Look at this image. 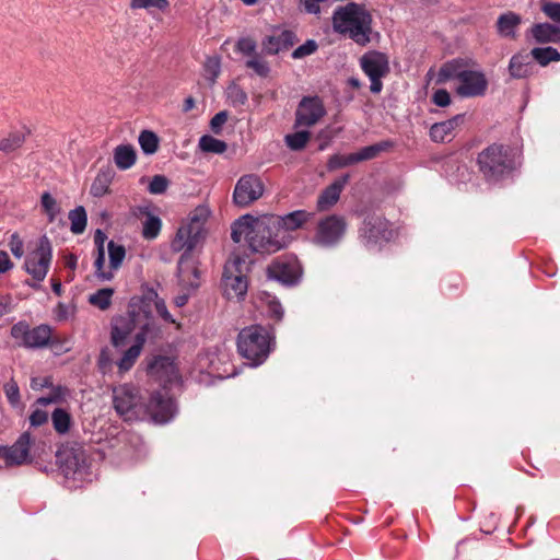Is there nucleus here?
Returning <instances> with one entry per match:
<instances>
[{
	"instance_id": "obj_1",
	"label": "nucleus",
	"mask_w": 560,
	"mask_h": 560,
	"mask_svg": "<svg viewBox=\"0 0 560 560\" xmlns=\"http://www.w3.org/2000/svg\"><path fill=\"white\" fill-rule=\"evenodd\" d=\"M113 405L125 421L149 418L153 422L162 424L168 422L176 412L175 402L165 388L153 392L145 404L142 401L139 390L129 384L114 387Z\"/></svg>"
},
{
	"instance_id": "obj_2",
	"label": "nucleus",
	"mask_w": 560,
	"mask_h": 560,
	"mask_svg": "<svg viewBox=\"0 0 560 560\" xmlns=\"http://www.w3.org/2000/svg\"><path fill=\"white\" fill-rule=\"evenodd\" d=\"M231 237L235 243H245L253 253L258 254H273L291 242L290 235L279 231L271 215H243L233 223Z\"/></svg>"
},
{
	"instance_id": "obj_3",
	"label": "nucleus",
	"mask_w": 560,
	"mask_h": 560,
	"mask_svg": "<svg viewBox=\"0 0 560 560\" xmlns=\"http://www.w3.org/2000/svg\"><path fill=\"white\" fill-rule=\"evenodd\" d=\"M332 28L336 33L364 46L371 40L372 16L363 5L349 2L334 11Z\"/></svg>"
},
{
	"instance_id": "obj_4",
	"label": "nucleus",
	"mask_w": 560,
	"mask_h": 560,
	"mask_svg": "<svg viewBox=\"0 0 560 560\" xmlns=\"http://www.w3.org/2000/svg\"><path fill=\"white\" fill-rule=\"evenodd\" d=\"M135 329H139L138 332H143L144 339L156 330L150 304L142 300H131L127 313L113 320L112 343L115 347L122 346Z\"/></svg>"
},
{
	"instance_id": "obj_5",
	"label": "nucleus",
	"mask_w": 560,
	"mask_h": 560,
	"mask_svg": "<svg viewBox=\"0 0 560 560\" xmlns=\"http://www.w3.org/2000/svg\"><path fill=\"white\" fill-rule=\"evenodd\" d=\"M448 80H457L456 92L462 97L483 95L488 86L485 74L481 71L468 69V62L460 58L447 61L440 68L438 83Z\"/></svg>"
},
{
	"instance_id": "obj_6",
	"label": "nucleus",
	"mask_w": 560,
	"mask_h": 560,
	"mask_svg": "<svg viewBox=\"0 0 560 560\" xmlns=\"http://www.w3.org/2000/svg\"><path fill=\"white\" fill-rule=\"evenodd\" d=\"M210 217V210L206 205L196 207L177 231L171 247L174 252H191L205 236V224Z\"/></svg>"
},
{
	"instance_id": "obj_7",
	"label": "nucleus",
	"mask_w": 560,
	"mask_h": 560,
	"mask_svg": "<svg viewBox=\"0 0 560 560\" xmlns=\"http://www.w3.org/2000/svg\"><path fill=\"white\" fill-rule=\"evenodd\" d=\"M271 337L259 325H253L242 329L237 338L240 354L250 361L252 365L261 364L270 352Z\"/></svg>"
},
{
	"instance_id": "obj_8",
	"label": "nucleus",
	"mask_w": 560,
	"mask_h": 560,
	"mask_svg": "<svg viewBox=\"0 0 560 560\" xmlns=\"http://www.w3.org/2000/svg\"><path fill=\"white\" fill-rule=\"evenodd\" d=\"M480 172L488 179H498L512 170V161L503 145L492 144L478 155Z\"/></svg>"
},
{
	"instance_id": "obj_9",
	"label": "nucleus",
	"mask_w": 560,
	"mask_h": 560,
	"mask_svg": "<svg viewBox=\"0 0 560 560\" xmlns=\"http://www.w3.org/2000/svg\"><path fill=\"white\" fill-rule=\"evenodd\" d=\"M52 259V247L47 236H42L27 254L24 267L32 278L40 282L48 273Z\"/></svg>"
},
{
	"instance_id": "obj_10",
	"label": "nucleus",
	"mask_w": 560,
	"mask_h": 560,
	"mask_svg": "<svg viewBox=\"0 0 560 560\" xmlns=\"http://www.w3.org/2000/svg\"><path fill=\"white\" fill-rule=\"evenodd\" d=\"M360 65L371 80V92L380 93L383 88L381 80L389 72L388 57L380 51H368L361 57Z\"/></svg>"
},
{
	"instance_id": "obj_11",
	"label": "nucleus",
	"mask_w": 560,
	"mask_h": 560,
	"mask_svg": "<svg viewBox=\"0 0 560 560\" xmlns=\"http://www.w3.org/2000/svg\"><path fill=\"white\" fill-rule=\"evenodd\" d=\"M11 336L25 348H43L49 342L51 330L47 325L30 328L27 324L20 322L12 326Z\"/></svg>"
},
{
	"instance_id": "obj_12",
	"label": "nucleus",
	"mask_w": 560,
	"mask_h": 560,
	"mask_svg": "<svg viewBox=\"0 0 560 560\" xmlns=\"http://www.w3.org/2000/svg\"><path fill=\"white\" fill-rule=\"evenodd\" d=\"M241 258L229 260L223 271V289L228 299H242L247 292V281L238 269L242 264Z\"/></svg>"
},
{
	"instance_id": "obj_13",
	"label": "nucleus",
	"mask_w": 560,
	"mask_h": 560,
	"mask_svg": "<svg viewBox=\"0 0 560 560\" xmlns=\"http://www.w3.org/2000/svg\"><path fill=\"white\" fill-rule=\"evenodd\" d=\"M346 229L347 224L342 217L329 215L318 222L314 241L320 246H332L342 238Z\"/></svg>"
},
{
	"instance_id": "obj_14",
	"label": "nucleus",
	"mask_w": 560,
	"mask_h": 560,
	"mask_svg": "<svg viewBox=\"0 0 560 560\" xmlns=\"http://www.w3.org/2000/svg\"><path fill=\"white\" fill-rule=\"evenodd\" d=\"M267 275L282 284L292 285L300 280L302 268L295 257H281L268 267Z\"/></svg>"
},
{
	"instance_id": "obj_15",
	"label": "nucleus",
	"mask_w": 560,
	"mask_h": 560,
	"mask_svg": "<svg viewBox=\"0 0 560 560\" xmlns=\"http://www.w3.org/2000/svg\"><path fill=\"white\" fill-rule=\"evenodd\" d=\"M264 194L261 179L256 175L241 177L235 186L233 199L236 205L246 207L259 199Z\"/></svg>"
},
{
	"instance_id": "obj_16",
	"label": "nucleus",
	"mask_w": 560,
	"mask_h": 560,
	"mask_svg": "<svg viewBox=\"0 0 560 560\" xmlns=\"http://www.w3.org/2000/svg\"><path fill=\"white\" fill-rule=\"evenodd\" d=\"M363 238L368 247L373 248L388 242L394 233L389 229V222L382 217H370L364 221Z\"/></svg>"
},
{
	"instance_id": "obj_17",
	"label": "nucleus",
	"mask_w": 560,
	"mask_h": 560,
	"mask_svg": "<svg viewBox=\"0 0 560 560\" xmlns=\"http://www.w3.org/2000/svg\"><path fill=\"white\" fill-rule=\"evenodd\" d=\"M34 443L30 432H23L19 439L8 447H4L3 458L7 466H22L33 460L31 447Z\"/></svg>"
},
{
	"instance_id": "obj_18",
	"label": "nucleus",
	"mask_w": 560,
	"mask_h": 560,
	"mask_svg": "<svg viewBox=\"0 0 560 560\" xmlns=\"http://www.w3.org/2000/svg\"><path fill=\"white\" fill-rule=\"evenodd\" d=\"M326 114L323 102L318 97H303L295 113V126L312 127Z\"/></svg>"
},
{
	"instance_id": "obj_19",
	"label": "nucleus",
	"mask_w": 560,
	"mask_h": 560,
	"mask_svg": "<svg viewBox=\"0 0 560 560\" xmlns=\"http://www.w3.org/2000/svg\"><path fill=\"white\" fill-rule=\"evenodd\" d=\"M183 252L177 265L178 283L183 290L191 291L199 285V271L190 252Z\"/></svg>"
},
{
	"instance_id": "obj_20",
	"label": "nucleus",
	"mask_w": 560,
	"mask_h": 560,
	"mask_svg": "<svg viewBox=\"0 0 560 560\" xmlns=\"http://www.w3.org/2000/svg\"><path fill=\"white\" fill-rule=\"evenodd\" d=\"M149 373L158 381L166 384L178 378V371L174 362L167 357H159L149 365Z\"/></svg>"
},
{
	"instance_id": "obj_21",
	"label": "nucleus",
	"mask_w": 560,
	"mask_h": 560,
	"mask_svg": "<svg viewBox=\"0 0 560 560\" xmlns=\"http://www.w3.org/2000/svg\"><path fill=\"white\" fill-rule=\"evenodd\" d=\"M107 241L106 234L102 230H96L94 234V244H95V259H94V268H95V277L100 281H110L114 278L112 271H105V243Z\"/></svg>"
},
{
	"instance_id": "obj_22",
	"label": "nucleus",
	"mask_w": 560,
	"mask_h": 560,
	"mask_svg": "<svg viewBox=\"0 0 560 560\" xmlns=\"http://www.w3.org/2000/svg\"><path fill=\"white\" fill-rule=\"evenodd\" d=\"M464 121V115H456L453 118L436 122L430 128V137L435 142L450 141L454 136V130Z\"/></svg>"
},
{
	"instance_id": "obj_23",
	"label": "nucleus",
	"mask_w": 560,
	"mask_h": 560,
	"mask_svg": "<svg viewBox=\"0 0 560 560\" xmlns=\"http://www.w3.org/2000/svg\"><path fill=\"white\" fill-rule=\"evenodd\" d=\"M272 220L278 223L279 231H283L287 235L290 231L300 229L311 218V214L304 210H296L283 217L271 215Z\"/></svg>"
},
{
	"instance_id": "obj_24",
	"label": "nucleus",
	"mask_w": 560,
	"mask_h": 560,
	"mask_svg": "<svg viewBox=\"0 0 560 560\" xmlns=\"http://www.w3.org/2000/svg\"><path fill=\"white\" fill-rule=\"evenodd\" d=\"M60 463L65 466L66 474L78 472L85 465V454L82 448H68L59 454Z\"/></svg>"
},
{
	"instance_id": "obj_25",
	"label": "nucleus",
	"mask_w": 560,
	"mask_h": 560,
	"mask_svg": "<svg viewBox=\"0 0 560 560\" xmlns=\"http://www.w3.org/2000/svg\"><path fill=\"white\" fill-rule=\"evenodd\" d=\"M349 182V175H343L339 179L335 180L331 185H329L318 197V207L320 209H327L335 205L340 196L341 190Z\"/></svg>"
},
{
	"instance_id": "obj_26",
	"label": "nucleus",
	"mask_w": 560,
	"mask_h": 560,
	"mask_svg": "<svg viewBox=\"0 0 560 560\" xmlns=\"http://www.w3.org/2000/svg\"><path fill=\"white\" fill-rule=\"evenodd\" d=\"M144 342V334L137 332L135 345H132L127 351H125V353L122 354L121 359L118 362V369L120 372H127L133 366L142 351Z\"/></svg>"
},
{
	"instance_id": "obj_27",
	"label": "nucleus",
	"mask_w": 560,
	"mask_h": 560,
	"mask_svg": "<svg viewBox=\"0 0 560 560\" xmlns=\"http://www.w3.org/2000/svg\"><path fill=\"white\" fill-rule=\"evenodd\" d=\"M530 34L537 43L560 42V27L549 23H539L533 25L530 28Z\"/></svg>"
},
{
	"instance_id": "obj_28",
	"label": "nucleus",
	"mask_w": 560,
	"mask_h": 560,
	"mask_svg": "<svg viewBox=\"0 0 560 560\" xmlns=\"http://www.w3.org/2000/svg\"><path fill=\"white\" fill-rule=\"evenodd\" d=\"M532 59L530 54H517L513 56L509 65L511 75L518 79L528 77L533 70Z\"/></svg>"
},
{
	"instance_id": "obj_29",
	"label": "nucleus",
	"mask_w": 560,
	"mask_h": 560,
	"mask_svg": "<svg viewBox=\"0 0 560 560\" xmlns=\"http://www.w3.org/2000/svg\"><path fill=\"white\" fill-rule=\"evenodd\" d=\"M137 160L136 150L130 144H120L114 150V162L119 170H128Z\"/></svg>"
},
{
	"instance_id": "obj_30",
	"label": "nucleus",
	"mask_w": 560,
	"mask_h": 560,
	"mask_svg": "<svg viewBox=\"0 0 560 560\" xmlns=\"http://www.w3.org/2000/svg\"><path fill=\"white\" fill-rule=\"evenodd\" d=\"M27 135L26 130L11 131L0 140V151L5 154L16 151L24 144Z\"/></svg>"
},
{
	"instance_id": "obj_31",
	"label": "nucleus",
	"mask_w": 560,
	"mask_h": 560,
	"mask_svg": "<svg viewBox=\"0 0 560 560\" xmlns=\"http://www.w3.org/2000/svg\"><path fill=\"white\" fill-rule=\"evenodd\" d=\"M521 18L513 13L508 12L499 16L497 22L498 32L503 37H515V28L520 25Z\"/></svg>"
},
{
	"instance_id": "obj_32",
	"label": "nucleus",
	"mask_w": 560,
	"mask_h": 560,
	"mask_svg": "<svg viewBox=\"0 0 560 560\" xmlns=\"http://www.w3.org/2000/svg\"><path fill=\"white\" fill-rule=\"evenodd\" d=\"M259 300L261 303V306L266 308L268 315L276 319L277 322L281 320L283 317V308L279 300L271 295L268 292H261L259 294Z\"/></svg>"
},
{
	"instance_id": "obj_33",
	"label": "nucleus",
	"mask_w": 560,
	"mask_h": 560,
	"mask_svg": "<svg viewBox=\"0 0 560 560\" xmlns=\"http://www.w3.org/2000/svg\"><path fill=\"white\" fill-rule=\"evenodd\" d=\"M107 250L109 256V268L107 271L118 270L125 259L126 249L122 245L116 244L114 241L107 243Z\"/></svg>"
},
{
	"instance_id": "obj_34",
	"label": "nucleus",
	"mask_w": 560,
	"mask_h": 560,
	"mask_svg": "<svg viewBox=\"0 0 560 560\" xmlns=\"http://www.w3.org/2000/svg\"><path fill=\"white\" fill-rule=\"evenodd\" d=\"M390 147L388 141H382L372 145L364 147L358 152H354L358 163L363 161L373 160L378 156L382 152L386 151Z\"/></svg>"
},
{
	"instance_id": "obj_35",
	"label": "nucleus",
	"mask_w": 560,
	"mask_h": 560,
	"mask_svg": "<svg viewBox=\"0 0 560 560\" xmlns=\"http://www.w3.org/2000/svg\"><path fill=\"white\" fill-rule=\"evenodd\" d=\"M530 56L540 66H547L551 61L560 60V52L553 47H537L532 49Z\"/></svg>"
},
{
	"instance_id": "obj_36",
	"label": "nucleus",
	"mask_w": 560,
	"mask_h": 560,
	"mask_svg": "<svg viewBox=\"0 0 560 560\" xmlns=\"http://www.w3.org/2000/svg\"><path fill=\"white\" fill-rule=\"evenodd\" d=\"M290 37V33L283 32L278 36H268L262 42V47L267 54L275 55L280 50L287 48L288 39Z\"/></svg>"
},
{
	"instance_id": "obj_37",
	"label": "nucleus",
	"mask_w": 560,
	"mask_h": 560,
	"mask_svg": "<svg viewBox=\"0 0 560 560\" xmlns=\"http://www.w3.org/2000/svg\"><path fill=\"white\" fill-rule=\"evenodd\" d=\"M69 220L71 223L70 230L73 234H81L86 226V212L83 207H77L69 212Z\"/></svg>"
},
{
	"instance_id": "obj_38",
	"label": "nucleus",
	"mask_w": 560,
	"mask_h": 560,
	"mask_svg": "<svg viewBox=\"0 0 560 560\" xmlns=\"http://www.w3.org/2000/svg\"><path fill=\"white\" fill-rule=\"evenodd\" d=\"M51 421L54 429L59 434H65L69 431L71 425V416L69 412L61 408L55 409V411L51 415Z\"/></svg>"
},
{
	"instance_id": "obj_39",
	"label": "nucleus",
	"mask_w": 560,
	"mask_h": 560,
	"mask_svg": "<svg viewBox=\"0 0 560 560\" xmlns=\"http://www.w3.org/2000/svg\"><path fill=\"white\" fill-rule=\"evenodd\" d=\"M113 294H114V290L110 288L100 289L95 293L90 295L89 302L92 305L104 311L110 306Z\"/></svg>"
},
{
	"instance_id": "obj_40",
	"label": "nucleus",
	"mask_w": 560,
	"mask_h": 560,
	"mask_svg": "<svg viewBox=\"0 0 560 560\" xmlns=\"http://www.w3.org/2000/svg\"><path fill=\"white\" fill-rule=\"evenodd\" d=\"M199 148L203 152L220 154L226 150L228 145L212 136H202L199 140Z\"/></svg>"
},
{
	"instance_id": "obj_41",
	"label": "nucleus",
	"mask_w": 560,
	"mask_h": 560,
	"mask_svg": "<svg viewBox=\"0 0 560 560\" xmlns=\"http://www.w3.org/2000/svg\"><path fill=\"white\" fill-rule=\"evenodd\" d=\"M40 205L43 207L44 212L46 213L48 221L52 222L60 213V207L57 200L49 194L44 192L40 197Z\"/></svg>"
},
{
	"instance_id": "obj_42",
	"label": "nucleus",
	"mask_w": 560,
	"mask_h": 560,
	"mask_svg": "<svg viewBox=\"0 0 560 560\" xmlns=\"http://www.w3.org/2000/svg\"><path fill=\"white\" fill-rule=\"evenodd\" d=\"M162 222L159 217L148 213L143 222L142 235L147 240L155 238L161 231Z\"/></svg>"
},
{
	"instance_id": "obj_43",
	"label": "nucleus",
	"mask_w": 560,
	"mask_h": 560,
	"mask_svg": "<svg viewBox=\"0 0 560 560\" xmlns=\"http://www.w3.org/2000/svg\"><path fill=\"white\" fill-rule=\"evenodd\" d=\"M139 144L145 154H153L159 148V138L153 131L143 130L139 136Z\"/></svg>"
},
{
	"instance_id": "obj_44",
	"label": "nucleus",
	"mask_w": 560,
	"mask_h": 560,
	"mask_svg": "<svg viewBox=\"0 0 560 560\" xmlns=\"http://www.w3.org/2000/svg\"><path fill=\"white\" fill-rule=\"evenodd\" d=\"M132 9H145L150 12L154 10L166 11L170 7L168 0H131L130 3Z\"/></svg>"
},
{
	"instance_id": "obj_45",
	"label": "nucleus",
	"mask_w": 560,
	"mask_h": 560,
	"mask_svg": "<svg viewBox=\"0 0 560 560\" xmlns=\"http://www.w3.org/2000/svg\"><path fill=\"white\" fill-rule=\"evenodd\" d=\"M311 138V133L307 130L296 131L285 136L287 145L294 151L302 150Z\"/></svg>"
},
{
	"instance_id": "obj_46",
	"label": "nucleus",
	"mask_w": 560,
	"mask_h": 560,
	"mask_svg": "<svg viewBox=\"0 0 560 560\" xmlns=\"http://www.w3.org/2000/svg\"><path fill=\"white\" fill-rule=\"evenodd\" d=\"M357 163H358V161H357L354 153H350L347 155L335 154V155L330 156V159L328 161V168L337 170V168L347 167L349 165L357 164Z\"/></svg>"
},
{
	"instance_id": "obj_47",
	"label": "nucleus",
	"mask_w": 560,
	"mask_h": 560,
	"mask_svg": "<svg viewBox=\"0 0 560 560\" xmlns=\"http://www.w3.org/2000/svg\"><path fill=\"white\" fill-rule=\"evenodd\" d=\"M245 66L248 69H252L259 77H267L269 73L268 63L261 57H259L257 54L249 57V59L246 61Z\"/></svg>"
},
{
	"instance_id": "obj_48",
	"label": "nucleus",
	"mask_w": 560,
	"mask_h": 560,
	"mask_svg": "<svg viewBox=\"0 0 560 560\" xmlns=\"http://www.w3.org/2000/svg\"><path fill=\"white\" fill-rule=\"evenodd\" d=\"M170 180L164 175H154L148 186V190L152 195H161L168 188Z\"/></svg>"
},
{
	"instance_id": "obj_49",
	"label": "nucleus",
	"mask_w": 560,
	"mask_h": 560,
	"mask_svg": "<svg viewBox=\"0 0 560 560\" xmlns=\"http://www.w3.org/2000/svg\"><path fill=\"white\" fill-rule=\"evenodd\" d=\"M109 178L106 175H97L91 185V194L94 197H102L108 192Z\"/></svg>"
},
{
	"instance_id": "obj_50",
	"label": "nucleus",
	"mask_w": 560,
	"mask_h": 560,
	"mask_svg": "<svg viewBox=\"0 0 560 560\" xmlns=\"http://www.w3.org/2000/svg\"><path fill=\"white\" fill-rule=\"evenodd\" d=\"M540 9L551 21L560 24V3L544 1Z\"/></svg>"
},
{
	"instance_id": "obj_51",
	"label": "nucleus",
	"mask_w": 560,
	"mask_h": 560,
	"mask_svg": "<svg viewBox=\"0 0 560 560\" xmlns=\"http://www.w3.org/2000/svg\"><path fill=\"white\" fill-rule=\"evenodd\" d=\"M236 50L241 54L252 57L256 55V43L249 37H242L236 43Z\"/></svg>"
},
{
	"instance_id": "obj_52",
	"label": "nucleus",
	"mask_w": 560,
	"mask_h": 560,
	"mask_svg": "<svg viewBox=\"0 0 560 560\" xmlns=\"http://www.w3.org/2000/svg\"><path fill=\"white\" fill-rule=\"evenodd\" d=\"M154 305H155L156 313L161 316V318L164 322L170 323V324H174L177 327H179V324H177L176 319L168 312V310L166 307V304H165V301L163 299H159L156 296Z\"/></svg>"
},
{
	"instance_id": "obj_53",
	"label": "nucleus",
	"mask_w": 560,
	"mask_h": 560,
	"mask_svg": "<svg viewBox=\"0 0 560 560\" xmlns=\"http://www.w3.org/2000/svg\"><path fill=\"white\" fill-rule=\"evenodd\" d=\"M317 49V44L314 40H307L305 44L299 46L292 54L295 59L310 56Z\"/></svg>"
},
{
	"instance_id": "obj_54",
	"label": "nucleus",
	"mask_w": 560,
	"mask_h": 560,
	"mask_svg": "<svg viewBox=\"0 0 560 560\" xmlns=\"http://www.w3.org/2000/svg\"><path fill=\"white\" fill-rule=\"evenodd\" d=\"M205 69L208 75H210L213 81L220 73V61L218 58L212 57L208 58L205 63Z\"/></svg>"
},
{
	"instance_id": "obj_55",
	"label": "nucleus",
	"mask_w": 560,
	"mask_h": 560,
	"mask_svg": "<svg viewBox=\"0 0 560 560\" xmlns=\"http://www.w3.org/2000/svg\"><path fill=\"white\" fill-rule=\"evenodd\" d=\"M65 389L61 387L56 388L48 397H40L37 399V404L42 406L56 402L65 396Z\"/></svg>"
},
{
	"instance_id": "obj_56",
	"label": "nucleus",
	"mask_w": 560,
	"mask_h": 560,
	"mask_svg": "<svg viewBox=\"0 0 560 560\" xmlns=\"http://www.w3.org/2000/svg\"><path fill=\"white\" fill-rule=\"evenodd\" d=\"M226 120H228L226 112H219L218 114H215L210 121V127H211L212 131L214 133H219L222 126L226 122Z\"/></svg>"
},
{
	"instance_id": "obj_57",
	"label": "nucleus",
	"mask_w": 560,
	"mask_h": 560,
	"mask_svg": "<svg viewBox=\"0 0 560 560\" xmlns=\"http://www.w3.org/2000/svg\"><path fill=\"white\" fill-rule=\"evenodd\" d=\"M432 100H433V103L440 107H445V106L450 105V103H451L450 93L443 89L438 90L433 94Z\"/></svg>"
},
{
	"instance_id": "obj_58",
	"label": "nucleus",
	"mask_w": 560,
	"mask_h": 560,
	"mask_svg": "<svg viewBox=\"0 0 560 560\" xmlns=\"http://www.w3.org/2000/svg\"><path fill=\"white\" fill-rule=\"evenodd\" d=\"M9 246H10V249H11L12 254L16 258H21L23 256V254H24L23 242H22V240L16 234H13L11 236Z\"/></svg>"
},
{
	"instance_id": "obj_59",
	"label": "nucleus",
	"mask_w": 560,
	"mask_h": 560,
	"mask_svg": "<svg viewBox=\"0 0 560 560\" xmlns=\"http://www.w3.org/2000/svg\"><path fill=\"white\" fill-rule=\"evenodd\" d=\"M5 395L11 404H16L20 399L19 386L15 382H10L4 386Z\"/></svg>"
},
{
	"instance_id": "obj_60",
	"label": "nucleus",
	"mask_w": 560,
	"mask_h": 560,
	"mask_svg": "<svg viewBox=\"0 0 560 560\" xmlns=\"http://www.w3.org/2000/svg\"><path fill=\"white\" fill-rule=\"evenodd\" d=\"M48 419V415L46 411L44 410H40V409H36L32 412V415L30 416V422H31V425L33 427H39L42 424H44Z\"/></svg>"
},
{
	"instance_id": "obj_61",
	"label": "nucleus",
	"mask_w": 560,
	"mask_h": 560,
	"mask_svg": "<svg viewBox=\"0 0 560 560\" xmlns=\"http://www.w3.org/2000/svg\"><path fill=\"white\" fill-rule=\"evenodd\" d=\"M13 268V262L11 261L7 252H0V275L7 272L8 270Z\"/></svg>"
},
{
	"instance_id": "obj_62",
	"label": "nucleus",
	"mask_w": 560,
	"mask_h": 560,
	"mask_svg": "<svg viewBox=\"0 0 560 560\" xmlns=\"http://www.w3.org/2000/svg\"><path fill=\"white\" fill-rule=\"evenodd\" d=\"M98 365L102 370H106L110 365V359L107 350H102L98 358Z\"/></svg>"
},
{
	"instance_id": "obj_63",
	"label": "nucleus",
	"mask_w": 560,
	"mask_h": 560,
	"mask_svg": "<svg viewBox=\"0 0 560 560\" xmlns=\"http://www.w3.org/2000/svg\"><path fill=\"white\" fill-rule=\"evenodd\" d=\"M184 291L185 292H183L174 298L173 302H174L175 306H177V307H183L184 305H186V303L188 301L189 291H186V290H184Z\"/></svg>"
},
{
	"instance_id": "obj_64",
	"label": "nucleus",
	"mask_w": 560,
	"mask_h": 560,
	"mask_svg": "<svg viewBox=\"0 0 560 560\" xmlns=\"http://www.w3.org/2000/svg\"><path fill=\"white\" fill-rule=\"evenodd\" d=\"M78 264V258L73 254H69L65 257V265L71 270H74Z\"/></svg>"
}]
</instances>
